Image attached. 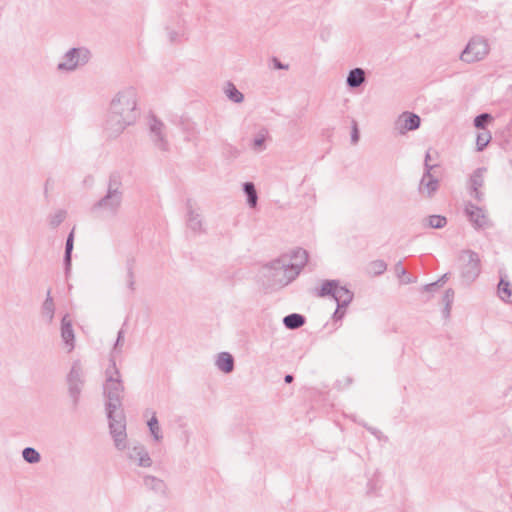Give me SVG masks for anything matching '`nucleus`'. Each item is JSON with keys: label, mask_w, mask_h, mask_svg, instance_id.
<instances>
[{"label": "nucleus", "mask_w": 512, "mask_h": 512, "mask_svg": "<svg viewBox=\"0 0 512 512\" xmlns=\"http://www.w3.org/2000/svg\"><path fill=\"white\" fill-rule=\"evenodd\" d=\"M387 269V265L383 260H375L369 264L368 270L372 275H381Z\"/></svg>", "instance_id": "obj_31"}, {"label": "nucleus", "mask_w": 512, "mask_h": 512, "mask_svg": "<svg viewBox=\"0 0 512 512\" xmlns=\"http://www.w3.org/2000/svg\"><path fill=\"white\" fill-rule=\"evenodd\" d=\"M490 52L488 40L483 36H473L467 43L465 49L460 55V59L465 63H475L487 57Z\"/></svg>", "instance_id": "obj_5"}, {"label": "nucleus", "mask_w": 512, "mask_h": 512, "mask_svg": "<svg viewBox=\"0 0 512 512\" xmlns=\"http://www.w3.org/2000/svg\"><path fill=\"white\" fill-rule=\"evenodd\" d=\"M104 395L107 398L106 410L120 409L124 393L121 374L116 366L114 355H111L109 366L105 371Z\"/></svg>", "instance_id": "obj_2"}, {"label": "nucleus", "mask_w": 512, "mask_h": 512, "mask_svg": "<svg viewBox=\"0 0 512 512\" xmlns=\"http://www.w3.org/2000/svg\"><path fill=\"white\" fill-rule=\"evenodd\" d=\"M144 485L147 489L160 494L165 495L166 494V484L163 480L156 478L154 476H146L144 478Z\"/></svg>", "instance_id": "obj_21"}, {"label": "nucleus", "mask_w": 512, "mask_h": 512, "mask_svg": "<svg viewBox=\"0 0 512 512\" xmlns=\"http://www.w3.org/2000/svg\"><path fill=\"white\" fill-rule=\"evenodd\" d=\"M286 256L288 257V263L298 268L299 270H302L308 261L307 251L301 248L294 250L290 255Z\"/></svg>", "instance_id": "obj_20"}, {"label": "nucleus", "mask_w": 512, "mask_h": 512, "mask_svg": "<svg viewBox=\"0 0 512 512\" xmlns=\"http://www.w3.org/2000/svg\"><path fill=\"white\" fill-rule=\"evenodd\" d=\"M365 81V72L361 68L352 69L347 77V85L351 88L359 87Z\"/></svg>", "instance_id": "obj_23"}, {"label": "nucleus", "mask_w": 512, "mask_h": 512, "mask_svg": "<svg viewBox=\"0 0 512 512\" xmlns=\"http://www.w3.org/2000/svg\"><path fill=\"white\" fill-rule=\"evenodd\" d=\"M69 396L72 399L73 405L76 407L80 400L82 388L84 386V375L81 364L75 361L72 364L71 370L67 376Z\"/></svg>", "instance_id": "obj_10"}, {"label": "nucleus", "mask_w": 512, "mask_h": 512, "mask_svg": "<svg viewBox=\"0 0 512 512\" xmlns=\"http://www.w3.org/2000/svg\"><path fill=\"white\" fill-rule=\"evenodd\" d=\"M284 380L286 383H291L293 381V376L288 374L285 376Z\"/></svg>", "instance_id": "obj_45"}, {"label": "nucleus", "mask_w": 512, "mask_h": 512, "mask_svg": "<svg viewBox=\"0 0 512 512\" xmlns=\"http://www.w3.org/2000/svg\"><path fill=\"white\" fill-rule=\"evenodd\" d=\"M121 179L113 174L109 178L107 193L93 206V211L102 210L107 215H116L123 198Z\"/></svg>", "instance_id": "obj_3"}, {"label": "nucleus", "mask_w": 512, "mask_h": 512, "mask_svg": "<svg viewBox=\"0 0 512 512\" xmlns=\"http://www.w3.org/2000/svg\"><path fill=\"white\" fill-rule=\"evenodd\" d=\"M491 140V134L489 131L480 132L477 136V148L479 151L483 150Z\"/></svg>", "instance_id": "obj_35"}, {"label": "nucleus", "mask_w": 512, "mask_h": 512, "mask_svg": "<svg viewBox=\"0 0 512 512\" xmlns=\"http://www.w3.org/2000/svg\"><path fill=\"white\" fill-rule=\"evenodd\" d=\"M216 366L224 373H230L234 369V359L228 352H221L216 360Z\"/></svg>", "instance_id": "obj_22"}, {"label": "nucleus", "mask_w": 512, "mask_h": 512, "mask_svg": "<svg viewBox=\"0 0 512 512\" xmlns=\"http://www.w3.org/2000/svg\"><path fill=\"white\" fill-rule=\"evenodd\" d=\"M109 419L110 434L113 437L115 446L119 450L126 448V422L121 409L107 410Z\"/></svg>", "instance_id": "obj_7"}, {"label": "nucleus", "mask_w": 512, "mask_h": 512, "mask_svg": "<svg viewBox=\"0 0 512 512\" xmlns=\"http://www.w3.org/2000/svg\"><path fill=\"white\" fill-rule=\"evenodd\" d=\"M271 277L281 286H286L292 282L301 272L298 268L288 263L287 256H281L271 262Z\"/></svg>", "instance_id": "obj_6"}, {"label": "nucleus", "mask_w": 512, "mask_h": 512, "mask_svg": "<svg viewBox=\"0 0 512 512\" xmlns=\"http://www.w3.org/2000/svg\"><path fill=\"white\" fill-rule=\"evenodd\" d=\"M90 59V52L86 48H72L63 56L57 65L60 71H73L85 65Z\"/></svg>", "instance_id": "obj_9"}, {"label": "nucleus", "mask_w": 512, "mask_h": 512, "mask_svg": "<svg viewBox=\"0 0 512 512\" xmlns=\"http://www.w3.org/2000/svg\"><path fill=\"white\" fill-rule=\"evenodd\" d=\"M265 138H266L265 132H260L259 134L256 135V137L253 140V145H252V147H253V149L255 151H262V150H264V148H265V146H264Z\"/></svg>", "instance_id": "obj_37"}, {"label": "nucleus", "mask_w": 512, "mask_h": 512, "mask_svg": "<svg viewBox=\"0 0 512 512\" xmlns=\"http://www.w3.org/2000/svg\"><path fill=\"white\" fill-rule=\"evenodd\" d=\"M187 226L194 232L203 230L201 215L197 212L195 204L192 200H188L187 204Z\"/></svg>", "instance_id": "obj_16"}, {"label": "nucleus", "mask_w": 512, "mask_h": 512, "mask_svg": "<svg viewBox=\"0 0 512 512\" xmlns=\"http://www.w3.org/2000/svg\"><path fill=\"white\" fill-rule=\"evenodd\" d=\"M420 117L414 113H403L398 121L397 127L401 133L415 130L420 126Z\"/></svg>", "instance_id": "obj_18"}, {"label": "nucleus", "mask_w": 512, "mask_h": 512, "mask_svg": "<svg viewBox=\"0 0 512 512\" xmlns=\"http://www.w3.org/2000/svg\"><path fill=\"white\" fill-rule=\"evenodd\" d=\"M61 338L67 347V351L71 352L75 347V335L72 326V320L68 314H65L61 319Z\"/></svg>", "instance_id": "obj_13"}, {"label": "nucleus", "mask_w": 512, "mask_h": 512, "mask_svg": "<svg viewBox=\"0 0 512 512\" xmlns=\"http://www.w3.org/2000/svg\"><path fill=\"white\" fill-rule=\"evenodd\" d=\"M123 341H124V331L121 329L117 335V340L115 342L114 349H113L114 352L123 346Z\"/></svg>", "instance_id": "obj_40"}, {"label": "nucleus", "mask_w": 512, "mask_h": 512, "mask_svg": "<svg viewBox=\"0 0 512 512\" xmlns=\"http://www.w3.org/2000/svg\"><path fill=\"white\" fill-rule=\"evenodd\" d=\"M426 221L429 227L435 229L443 228L447 224L446 218L441 215H431L428 218H426Z\"/></svg>", "instance_id": "obj_30"}, {"label": "nucleus", "mask_w": 512, "mask_h": 512, "mask_svg": "<svg viewBox=\"0 0 512 512\" xmlns=\"http://www.w3.org/2000/svg\"><path fill=\"white\" fill-rule=\"evenodd\" d=\"M317 295L319 297L331 296L339 308H346L353 300V293L346 287L340 286L336 280H326Z\"/></svg>", "instance_id": "obj_8"}, {"label": "nucleus", "mask_w": 512, "mask_h": 512, "mask_svg": "<svg viewBox=\"0 0 512 512\" xmlns=\"http://www.w3.org/2000/svg\"><path fill=\"white\" fill-rule=\"evenodd\" d=\"M429 160H430V154H429V152H427L426 156H425V163H424L425 167H426V164H429Z\"/></svg>", "instance_id": "obj_46"}, {"label": "nucleus", "mask_w": 512, "mask_h": 512, "mask_svg": "<svg viewBox=\"0 0 512 512\" xmlns=\"http://www.w3.org/2000/svg\"><path fill=\"white\" fill-rule=\"evenodd\" d=\"M395 271L399 277H402L406 274V270L404 269L400 262L396 264Z\"/></svg>", "instance_id": "obj_43"}, {"label": "nucleus", "mask_w": 512, "mask_h": 512, "mask_svg": "<svg viewBox=\"0 0 512 512\" xmlns=\"http://www.w3.org/2000/svg\"><path fill=\"white\" fill-rule=\"evenodd\" d=\"M344 315H345L344 308H339V306L337 305V309L335 310V312L333 314V320L334 321H341L342 318L344 317Z\"/></svg>", "instance_id": "obj_41"}, {"label": "nucleus", "mask_w": 512, "mask_h": 512, "mask_svg": "<svg viewBox=\"0 0 512 512\" xmlns=\"http://www.w3.org/2000/svg\"><path fill=\"white\" fill-rule=\"evenodd\" d=\"M465 210L470 221L476 228H485L488 226V218L481 208L473 204H468Z\"/></svg>", "instance_id": "obj_17"}, {"label": "nucleus", "mask_w": 512, "mask_h": 512, "mask_svg": "<svg viewBox=\"0 0 512 512\" xmlns=\"http://www.w3.org/2000/svg\"><path fill=\"white\" fill-rule=\"evenodd\" d=\"M72 249H73V231L69 234V236H68V238L66 240L65 258H64L65 265H66V270H68L70 265H71V252H72Z\"/></svg>", "instance_id": "obj_33"}, {"label": "nucleus", "mask_w": 512, "mask_h": 512, "mask_svg": "<svg viewBox=\"0 0 512 512\" xmlns=\"http://www.w3.org/2000/svg\"><path fill=\"white\" fill-rule=\"evenodd\" d=\"M438 286V282L428 284L424 287L426 291H434V289Z\"/></svg>", "instance_id": "obj_44"}, {"label": "nucleus", "mask_w": 512, "mask_h": 512, "mask_svg": "<svg viewBox=\"0 0 512 512\" xmlns=\"http://www.w3.org/2000/svg\"><path fill=\"white\" fill-rule=\"evenodd\" d=\"M137 99V91L133 87L124 88L115 95L104 126L109 136L120 134L136 122L139 117Z\"/></svg>", "instance_id": "obj_1"}, {"label": "nucleus", "mask_w": 512, "mask_h": 512, "mask_svg": "<svg viewBox=\"0 0 512 512\" xmlns=\"http://www.w3.org/2000/svg\"><path fill=\"white\" fill-rule=\"evenodd\" d=\"M498 296L506 303L512 304V286L509 281L501 277L498 284Z\"/></svg>", "instance_id": "obj_24"}, {"label": "nucleus", "mask_w": 512, "mask_h": 512, "mask_svg": "<svg viewBox=\"0 0 512 512\" xmlns=\"http://www.w3.org/2000/svg\"><path fill=\"white\" fill-rule=\"evenodd\" d=\"M169 39L171 42H176V41H180L185 33H184V30H180V31H170L169 33Z\"/></svg>", "instance_id": "obj_39"}, {"label": "nucleus", "mask_w": 512, "mask_h": 512, "mask_svg": "<svg viewBox=\"0 0 512 512\" xmlns=\"http://www.w3.org/2000/svg\"><path fill=\"white\" fill-rule=\"evenodd\" d=\"M458 261L463 281L467 284L475 281L481 272L479 255L472 250H463L459 253Z\"/></svg>", "instance_id": "obj_4"}, {"label": "nucleus", "mask_w": 512, "mask_h": 512, "mask_svg": "<svg viewBox=\"0 0 512 512\" xmlns=\"http://www.w3.org/2000/svg\"><path fill=\"white\" fill-rule=\"evenodd\" d=\"M434 167V165L426 164V171L419 184V192L426 197H431L439 188L438 179L431 174Z\"/></svg>", "instance_id": "obj_12"}, {"label": "nucleus", "mask_w": 512, "mask_h": 512, "mask_svg": "<svg viewBox=\"0 0 512 512\" xmlns=\"http://www.w3.org/2000/svg\"><path fill=\"white\" fill-rule=\"evenodd\" d=\"M150 138L154 145L161 151H168L169 144L166 139L165 125L154 115L149 118Z\"/></svg>", "instance_id": "obj_11"}, {"label": "nucleus", "mask_w": 512, "mask_h": 512, "mask_svg": "<svg viewBox=\"0 0 512 512\" xmlns=\"http://www.w3.org/2000/svg\"><path fill=\"white\" fill-rule=\"evenodd\" d=\"M147 424H148L149 430H150L153 438L155 439V441H160L162 439V434H161L159 422H158L155 412H152V416L149 419Z\"/></svg>", "instance_id": "obj_28"}, {"label": "nucleus", "mask_w": 512, "mask_h": 512, "mask_svg": "<svg viewBox=\"0 0 512 512\" xmlns=\"http://www.w3.org/2000/svg\"><path fill=\"white\" fill-rule=\"evenodd\" d=\"M66 218L65 210H58L49 216V225L52 228H57Z\"/></svg>", "instance_id": "obj_32"}, {"label": "nucleus", "mask_w": 512, "mask_h": 512, "mask_svg": "<svg viewBox=\"0 0 512 512\" xmlns=\"http://www.w3.org/2000/svg\"><path fill=\"white\" fill-rule=\"evenodd\" d=\"M24 460L30 464L38 463L41 459L40 454L32 447H27L22 451Z\"/></svg>", "instance_id": "obj_29"}, {"label": "nucleus", "mask_w": 512, "mask_h": 512, "mask_svg": "<svg viewBox=\"0 0 512 512\" xmlns=\"http://www.w3.org/2000/svg\"><path fill=\"white\" fill-rule=\"evenodd\" d=\"M492 121V116L488 113H482L475 117L474 125L478 129H485L486 125Z\"/></svg>", "instance_id": "obj_34"}, {"label": "nucleus", "mask_w": 512, "mask_h": 512, "mask_svg": "<svg viewBox=\"0 0 512 512\" xmlns=\"http://www.w3.org/2000/svg\"><path fill=\"white\" fill-rule=\"evenodd\" d=\"M283 323L288 329H298L305 324V317L301 314L292 313L284 317Z\"/></svg>", "instance_id": "obj_25"}, {"label": "nucleus", "mask_w": 512, "mask_h": 512, "mask_svg": "<svg viewBox=\"0 0 512 512\" xmlns=\"http://www.w3.org/2000/svg\"><path fill=\"white\" fill-rule=\"evenodd\" d=\"M127 286L131 292L135 290L134 273L131 268H129L127 272Z\"/></svg>", "instance_id": "obj_38"}, {"label": "nucleus", "mask_w": 512, "mask_h": 512, "mask_svg": "<svg viewBox=\"0 0 512 512\" xmlns=\"http://www.w3.org/2000/svg\"><path fill=\"white\" fill-rule=\"evenodd\" d=\"M485 172H486L485 168H478L470 176V189H471L470 195L478 201H481L483 198V193L480 191V188L484 184V173Z\"/></svg>", "instance_id": "obj_15"}, {"label": "nucleus", "mask_w": 512, "mask_h": 512, "mask_svg": "<svg viewBox=\"0 0 512 512\" xmlns=\"http://www.w3.org/2000/svg\"><path fill=\"white\" fill-rule=\"evenodd\" d=\"M128 457L140 467H150L152 459L143 445H135L129 448Z\"/></svg>", "instance_id": "obj_14"}, {"label": "nucleus", "mask_w": 512, "mask_h": 512, "mask_svg": "<svg viewBox=\"0 0 512 512\" xmlns=\"http://www.w3.org/2000/svg\"><path fill=\"white\" fill-rule=\"evenodd\" d=\"M358 140H359V132H358L357 124L354 123L353 131H352V134H351V141L353 143H357Z\"/></svg>", "instance_id": "obj_42"}, {"label": "nucleus", "mask_w": 512, "mask_h": 512, "mask_svg": "<svg viewBox=\"0 0 512 512\" xmlns=\"http://www.w3.org/2000/svg\"><path fill=\"white\" fill-rule=\"evenodd\" d=\"M55 315V303L51 296V290L47 291L46 299L44 300L41 306V316L48 323L51 324L53 322Z\"/></svg>", "instance_id": "obj_19"}, {"label": "nucleus", "mask_w": 512, "mask_h": 512, "mask_svg": "<svg viewBox=\"0 0 512 512\" xmlns=\"http://www.w3.org/2000/svg\"><path fill=\"white\" fill-rule=\"evenodd\" d=\"M276 67L279 68V69H283L284 68V66L280 62H277Z\"/></svg>", "instance_id": "obj_47"}, {"label": "nucleus", "mask_w": 512, "mask_h": 512, "mask_svg": "<svg viewBox=\"0 0 512 512\" xmlns=\"http://www.w3.org/2000/svg\"><path fill=\"white\" fill-rule=\"evenodd\" d=\"M225 94L234 103H241L244 100V95L231 82L227 83Z\"/></svg>", "instance_id": "obj_27"}, {"label": "nucleus", "mask_w": 512, "mask_h": 512, "mask_svg": "<svg viewBox=\"0 0 512 512\" xmlns=\"http://www.w3.org/2000/svg\"><path fill=\"white\" fill-rule=\"evenodd\" d=\"M243 191L247 196V203L251 208H255L258 202V195L255 185L252 182H245L243 184Z\"/></svg>", "instance_id": "obj_26"}, {"label": "nucleus", "mask_w": 512, "mask_h": 512, "mask_svg": "<svg viewBox=\"0 0 512 512\" xmlns=\"http://www.w3.org/2000/svg\"><path fill=\"white\" fill-rule=\"evenodd\" d=\"M453 300H454V291L452 289H447L445 291V294L443 297V302L445 303L444 313L446 314V316H448L450 313V309H451Z\"/></svg>", "instance_id": "obj_36"}, {"label": "nucleus", "mask_w": 512, "mask_h": 512, "mask_svg": "<svg viewBox=\"0 0 512 512\" xmlns=\"http://www.w3.org/2000/svg\"><path fill=\"white\" fill-rule=\"evenodd\" d=\"M411 282L410 278H407L406 280H403V283H409Z\"/></svg>", "instance_id": "obj_48"}]
</instances>
